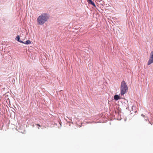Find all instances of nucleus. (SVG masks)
Wrapping results in <instances>:
<instances>
[{"mask_svg": "<svg viewBox=\"0 0 153 153\" xmlns=\"http://www.w3.org/2000/svg\"><path fill=\"white\" fill-rule=\"evenodd\" d=\"M16 40L17 41H19L20 42H22V41L20 40V38L19 36H17L16 37Z\"/></svg>", "mask_w": 153, "mask_h": 153, "instance_id": "7", "label": "nucleus"}, {"mask_svg": "<svg viewBox=\"0 0 153 153\" xmlns=\"http://www.w3.org/2000/svg\"><path fill=\"white\" fill-rule=\"evenodd\" d=\"M141 116H142L143 117H145V115L143 114H142V115H141Z\"/></svg>", "mask_w": 153, "mask_h": 153, "instance_id": "9", "label": "nucleus"}, {"mask_svg": "<svg viewBox=\"0 0 153 153\" xmlns=\"http://www.w3.org/2000/svg\"><path fill=\"white\" fill-rule=\"evenodd\" d=\"M114 100H117L120 99V96L118 95H115L114 97Z\"/></svg>", "mask_w": 153, "mask_h": 153, "instance_id": "5", "label": "nucleus"}, {"mask_svg": "<svg viewBox=\"0 0 153 153\" xmlns=\"http://www.w3.org/2000/svg\"><path fill=\"white\" fill-rule=\"evenodd\" d=\"M36 125L39 126V127H41L40 125L39 124H36Z\"/></svg>", "mask_w": 153, "mask_h": 153, "instance_id": "8", "label": "nucleus"}, {"mask_svg": "<svg viewBox=\"0 0 153 153\" xmlns=\"http://www.w3.org/2000/svg\"><path fill=\"white\" fill-rule=\"evenodd\" d=\"M87 2H88V4L92 5V6L95 7L96 5L94 2L92 1V0H87Z\"/></svg>", "mask_w": 153, "mask_h": 153, "instance_id": "4", "label": "nucleus"}, {"mask_svg": "<svg viewBox=\"0 0 153 153\" xmlns=\"http://www.w3.org/2000/svg\"><path fill=\"white\" fill-rule=\"evenodd\" d=\"M148 120H149L148 119H146V121H148Z\"/></svg>", "mask_w": 153, "mask_h": 153, "instance_id": "10", "label": "nucleus"}, {"mask_svg": "<svg viewBox=\"0 0 153 153\" xmlns=\"http://www.w3.org/2000/svg\"><path fill=\"white\" fill-rule=\"evenodd\" d=\"M48 18L49 17L47 14L43 13L38 17L37 21L38 24L42 25L45 23Z\"/></svg>", "mask_w": 153, "mask_h": 153, "instance_id": "1", "label": "nucleus"}, {"mask_svg": "<svg viewBox=\"0 0 153 153\" xmlns=\"http://www.w3.org/2000/svg\"><path fill=\"white\" fill-rule=\"evenodd\" d=\"M128 87L126 84V82L124 81H122L121 82L120 85V94L121 95H123L128 91Z\"/></svg>", "mask_w": 153, "mask_h": 153, "instance_id": "2", "label": "nucleus"}, {"mask_svg": "<svg viewBox=\"0 0 153 153\" xmlns=\"http://www.w3.org/2000/svg\"><path fill=\"white\" fill-rule=\"evenodd\" d=\"M153 62V51L151 52L150 53L149 59V60L148 63H147V65H150V64Z\"/></svg>", "mask_w": 153, "mask_h": 153, "instance_id": "3", "label": "nucleus"}, {"mask_svg": "<svg viewBox=\"0 0 153 153\" xmlns=\"http://www.w3.org/2000/svg\"><path fill=\"white\" fill-rule=\"evenodd\" d=\"M38 129H39V127H38Z\"/></svg>", "mask_w": 153, "mask_h": 153, "instance_id": "11", "label": "nucleus"}, {"mask_svg": "<svg viewBox=\"0 0 153 153\" xmlns=\"http://www.w3.org/2000/svg\"><path fill=\"white\" fill-rule=\"evenodd\" d=\"M21 43H23L26 45H29L31 44V42L30 41L28 40L26 42H23Z\"/></svg>", "mask_w": 153, "mask_h": 153, "instance_id": "6", "label": "nucleus"}]
</instances>
